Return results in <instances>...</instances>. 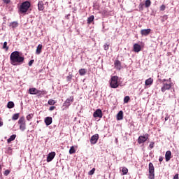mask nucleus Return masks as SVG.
I'll list each match as a JSON object with an SVG mask.
<instances>
[{"label": "nucleus", "instance_id": "f8f14e48", "mask_svg": "<svg viewBox=\"0 0 179 179\" xmlns=\"http://www.w3.org/2000/svg\"><path fill=\"white\" fill-rule=\"evenodd\" d=\"M150 31H152V29H142L141 31V34L142 36H149V34H150Z\"/></svg>", "mask_w": 179, "mask_h": 179}, {"label": "nucleus", "instance_id": "7c9ffc66", "mask_svg": "<svg viewBox=\"0 0 179 179\" xmlns=\"http://www.w3.org/2000/svg\"><path fill=\"white\" fill-rule=\"evenodd\" d=\"M19 115H20L19 113H15V114H14V115H13V117H12V120H13V121H16V120H19Z\"/></svg>", "mask_w": 179, "mask_h": 179}, {"label": "nucleus", "instance_id": "f3484780", "mask_svg": "<svg viewBox=\"0 0 179 179\" xmlns=\"http://www.w3.org/2000/svg\"><path fill=\"white\" fill-rule=\"evenodd\" d=\"M38 10H44V2L43 1L38 3Z\"/></svg>", "mask_w": 179, "mask_h": 179}, {"label": "nucleus", "instance_id": "0eeeda50", "mask_svg": "<svg viewBox=\"0 0 179 179\" xmlns=\"http://www.w3.org/2000/svg\"><path fill=\"white\" fill-rule=\"evenodd\" d=\"M20 131H24L26 129V120L24 117H21L18 120Z\"/></svg>", "mask_w": 179, "mask_h": 179}, {"label": "nucleus", "instance_id": "c03bdc74", "mask_svg": "<svg viewBox=\"0 0 179 179\" xmlns=\"http://www.w3.org/2000/svg\"><path fill=\"white\" fill-rule=\"evenodd\" d=\"M2 1L3 2H4V3H6V4L10 3V0H2Z\"/></svg>", "mask_w": 179, "mask_h": 179}, {"label": "nucleus", "instance_id": "2f4dec72", "mask_svg": "<svg viewBox=\"0 0 179 179\" xmlns=\"http://www.w3.org/2000/svg\"><path fill=\"white\" fill-rule=\"evenodd\" d=\"M150 5H152V2L150 1V0H146L145 2V8H149V6H150Z\"/></svg>", "mask_w": 179, "mask_h": 179}, {"label": "nucleus", "instance_id": "de8ad7c7", "mask_svg": "<svg viewBox=\"0 0 179 179\" xmlns=\"http://www.w3.org/2000/svg\"><path fill=\"white\" fill-rule=\"evenodd\" d=\"M164 20H167V15H164L163 16L162 22H164Z\"/></svg>", "mask_w": 179, "mask_h": 179}, {"label": "nucleus", "instance_id": "58836bf2", "mask_svg": "<svg viewBox=\"0 0 179 179\" xmlns=\"http://www.w3.org/2000/svg\"><path fill=\"white\" fill-rule=\"evenodd\" d=\"M6 153H8V155H12V148H10V147H9L8 148V150L6 152Z\"/></svg>", "mask_w": 179, "mask_h": 179}, {"label": "nucleus", "instance_id": "423d86ee", "mask_svg": "<svg viewBox=\"0 0 179 179\" xmlns=\"http://www.w3.org/2000/svg\"><path fill=\"white\" fill-rule=\"evenodd\" d=\"M74 97L73 96H71L70 97L67 98L66 101L63 103V107L65 108H69V106L72 103H73Z\"/></svg>", "mask_w": 179, "mask_h": 179}, {"label": "nucleus", "instance_id": "f704fd0d", "mask_svg": "<svg viewBox=\"0 0 179 179\" xmlns=\"http://www.w3.org/2000/svg\"><path fill=\"white\" fill-rule=\"evenodd\" d=\"M94 171H96V169L93 168L91 171L88 172L89 176H93V174H94Z\"/></svg>", "mask_w": 179, "mask_h": 179}, {"label": "nucleus", "instance_id": "49530a36", "mask_svg": "<svg viewBox=\"0 0 179 179\" xmlns=\"http://www.w3.org/2000/svg\"><path fill=\"white\" fill-rule=\"evenodd\" d=\"M3 126V122H2V119L0 117V127Z\"/></svg>", "mask_w": 179, "mask_h": 179}, {"label": "nucleus", "instance_id": "473e14b6", "mask_svg": "<svg viewBox=\"0 0 179 179\" xmlns=\"http://www.w3.org/2000/svg\"><path fill=\"white\" fill-rule=\"evenodd\" d=\"M33 117H34V114H33V113L29 114L27 116V121H30V120H31V118H33Z\"/></svg>", "mask_w": 179, "mask_h": 179}, {"label": "nucleus", "instance_id": "2eb2a0df", "mask_svg": "<svg viewBox=\"0 0 179 179\" xmlns=\"http://www.w3.org/2000/svg\"><path fill=\"white\" fill-rule=\"evenodd\" d=\"M171 159V151L168 150L166 152V154H165L166 162H170Z\"/></svg>", "mask_w": 179, "mask_h": 179}, {"label": "nucleus", "instance_id": "3c124183", "mask_svg": "<svg viewBox=\"0 0 179 179\" xmlns=\"http://www.w3.org/2000/svg\"><path fill=\"white\" fill-rule=\"evenodd\" d=\"M163 157H159V162H163Z\"/></svg>", "mask_w": 179, "mask_h": 179}, {"label": "nucleus", "instance_id": "dca6fc26", "mask_svg": "<svg viewBox=\"0 0 179 179\" xmlns=\"http://www.w3.org/2000/svg\"><path fill=\"white\" fill-rule=\"evenodd\" d=\"M124 119V112L122 110L119 111L117 114V121H121V120Z\"/></svg>", "mask_w": 179, "mask_h": 179}, {"label": "nucleus", "instance_id": "393cba45", "mask_svg": "<svg viewBox=\"0 0 179 179\" xmlns=\"http://www.w3.org/2000/svg\"><path fill=\"white\" fill-rule=\"evenodd\" d=\"M78 72H79V74L80 75V76H83L86 75V69H80Z\"/></svg>", "mask_w": 179, "mask_h": 179}, {"label": "nucleus", "instance_id": "6ab92c4d", "mask_svg": "<svg viewBox=\"0 0 179 179\" xmlns=\"http://www.w3.org/2000/svg\"><path fill=\"white\" fill-rule=\"evenodd\" d=\"M43 50V45L39 44L37 46L36 50V54H37L38 55H39V54H41V50Z\"/></svg>", "mask_w": 179, "mask_h": 179}, {"label": "nucleus", "instance_id": "864d4df0", "mask_svg": "<svg viewBox=\"0 0 179 179\" xmlns=\"http://www.w3.org/2000/svg\"><path fill=\"white\" fill-rule=\"evenodd\" d=\"M0 170H1V164H0Z\"/></svg>", "mask_w": 179, "mask_h": 179}, {"label": "nucleus", "instance_id": "20e7f679", "mask_svg": "<svg viewBox=\"0 0 179 179\" xmlns=\"http://www.w3.org/2000/svg\"><path fill=\"white\" fill-rule=\"evenodd\" d=\"M110 86L112 89H117L120 86V83H118V76H113L110 80Z\"/></svg>", "mask_w": 179, "mask_h": 179}, {"label": "nucleus", "instance_id": "79ce46f5", "mask_svg": "<svg viewBox=\"0 0 179 179\" xmlns=\"http://www.w3.org/2000/svg\"><path fill=\"white\" fill-rule=\"evenodd\" d=\"M166 10V6L162 5L160 6V10L163 11Z\"/></svg>", "mask_w": 179, "mask_h": 179}, {"label": "nucleus", "instance_id": "412c9836", "mask_svg": "<svg viewBox=\"0 0 179 179\" xmlns=\"http://www.w3.org/2000/svg\"><path fill=\"white\" fill-rule=\"evenodd\" d=\"M29 94H37V89L36 88H29Z\"/></svg>", "mask_w": 179, "mask_h": 179}, {"label": "nucleus", "instance_id": "8fccbe9b", "mask_svg": "<svg viewBox=\"0 0 179 179\" xmlns=\"http://www.w3.org/2000/svg\"><path fill=\"white\" fill-rule=\"evenodd\" d=\"M143 3H140L139 4V8H141V10H143Z\"/></svg>", "mask_w": 179, "mask_h": 179}, {"label": "nucleus", "instance_id": "9b49d317", "mask_svg": "<svg viewBox=\"0 0 179 179\" xmlns=\"http://www.w3.org/2000/svg\"><path fill=\"white\" fill-rule=\"evenodd\" d=\"M55 152H51L48 154V157H47V162L48 163H50V162H52V160L54 159V157H55Z\"/></svg>", "mask_w": 179, "mask_h": 179}, {"label": "nucleus", "instance_id": "a19ab883", "mask_svg": "<svg viewBox=\"0 0 179 179\" xmlns=\"http://www.w3.org/2000/svg\"><path fill=\"white\" fill-rule=\"evenodd\" d=\"M9 174H10V171L9 170H6L4 171V176H9Z\"/></svg>", "mask_w": 179, "mask_h": 179}, {"label": "nucleus", "instance_id": "a18cd8bd", "mask_svg": "<svg viewBox=\"0 0 179 179\" xmlns=\"http://www.w3.org/2000/svg\"><path fill=\"white\" fill-rule=\"evenodd\" d=\"M55 108V106H50L49 108L50 111H54V109Z\"/></svg>", "mask_w": 179, "mask_h": 179}, {"label": "nucleus", "instance_id": "6e6552de", "mask_svg": "<svg viewBox=\"0 0 179 179\" xmlns=\"http://www.w3.org/2000/svg\"><path fill=\"white\" fill-rule=\"evenodd\" d=\"M149 139V134H146L144 136H140L138 138V143H145Z\"/></svg>", "mask_w": 179, "mask_h": 179}, {"label": "nucleus", "instance_id": "aec40b11", "mask_svg": "<svg viewBox=\"0 0 179 179\" xmlns=\"http://www.w3.org/2000/svg\"><path fill=\"white\" fill-rule=\"evenodd\" d=\"M114 65L116 69H121V62H120V60H116L114 63Z\"/></svg>", "mask_w": 179, "mask_h": 179}, {"label": "nucleus", "instance_id": "f03ea898", "mask_svg": "<svg viewBox=\"0 0 179 179\" xmlns=\"http://www.w3.org/2000/svg\"><path fill=\"white\" fill-rule=\"evenodd\" d=\"M162 83V87H161V92L165 93L166 90H170L173 87V82H171V78L169 79H163L161 80Z\"/></svg>", "mask_w": 179, "mask_h": 179}, {"label": "nucleus", "instance_id": "1a4fd4ad", "mask_svg": "<svg viewBox=\"0 0 179 179\" xmlns=\"http://www.w3.org/2000/svg\"><path fill=\"white\" fill-rule=\"evenodd\" d=\"M97 141H99V134L93 135L90 138L91 145H96Z\"/></svg>", "mask_w": 179, "mask_h": 179}, {"label": "nucleus", "instance_id": "a878e982", "mask_svg": "<svg viewBox=\"0 0 179 179\" xmlns=\"http://www.w3.org/2000/svg\"><path fill=\"white\" fill-rule=\"evenodd\" d=\"M122 173L123 176H126V174H128V169L125 166L122 168Z\"/></svg>", "mask_w": 179, "mask_h": 179}, {"label": "nucleus", "instance_id": "603ef678", "mask_svg": "<svg viewBox=\"0 0 179 179\" xmlns=\"http://www.w3.org/2000/svg\"><path fill=\"white\" fill-rule=\"evenodd\" d=\"M167 120H169V117H165V121H167Z\"/></svg>", "mask_w": 179, "mask_h": 179}, {"label": "nucleus", "instance_id": "37998d69", "mask_svg": "<svg viewBox=\"0 0 179 179\" xmlns=\"http://www.w3.org/2000/svg\"><path fill=\"white\" fill-rule=\"evenodd\" d=\"M34 59L29 61V66H31L33 65V63H34Z\"/></svg>", "mask_w": 179, "mask_h": 179}, {"label": "nucleus", "instance_id": "ddd939ff", "mask_svg": "<svg viewBox=\"0 0 179 179\" xmlns=\"http://www.w3.org/2000/svg\"><path fill=\"white\" fill-rule=\"evenodd\" d=\"M45 124L48 127V125H51L52 124V117H47L45 118Z\"/></svg>", "mask_w": 179, "mask_h": 179}, {"label": "nucleus", "instance_id": "cd10ccee", "mask_svg": "<svg viewBox=\"0 0 179 179\" xmlns=\"http://www.w3.org/2000/svg\"><path fill=\"white\" fill-rule=\"evenodd\" d=\"M8 108H13L15 107V103L13 101H9L7 104Z\"/></svg>", "mask_w": 179, "mask_h": 179}, {"label": "nucleus", "instance_id": "09e8293b", "mask_svg": "<svg viewBox=\"0 0 179 179\" xmlns=\"http://www.w3.org/2000/svg\"><path fill=\"white\" fill-rule=\"evenodd\" d=\"M178 173L176 174L174 176H173V179H178Z\"/></svg>", "mask_w": 179, "mask_h": 179}, {"label": "nucleus", "instance_id": "72a5a7b5", "mask_svg": "<svg viewBox=\"0 0 179 179\" xmlns=\"http://www.w3.org/2000/svg\"><path fill=\"white\" fill-rule=\"evenodd\" d=\"M18 25H19V24H17V22H13L11 23V26H12L13 29L17 27Z\"/></svg>", "mask_w": 179, "mask_h": 179}, {"label": "nucleus", "instance_id": "4c0bfd02", "mask_svg": "<svg viewBox=\"0 0 179 179\" xmlns=\"http://www.w3.org/2000/svg\"><path fill=\"white\" fill-rule=\"evenodd\" d=\"M130 100V98L129 96H126L124 98V103H128V101H129Z\"/></svg>", "mask_w": 179, "mask_h": 179}, {"label": "nucleus", "instance_id": "c9c22d12", "mask_svg": "<svg viewBox=\"0 0 179 179\" xmlns=\"http://www.w3.org/2000/svg\"><path fill=\"white\" fill-rule=\"evenodd\" d=\"M103 48L106 51H107L108 50V48H110V44L105 43L103 45Z\"/></svg>", "mask_w": 179, "mask_h": 179}, {"label": "nucleus", "instance_id": "b1692460", "mask_svg": "<svg viewBox=\"0 0 179 179\" xmlns=\"http://www.w3.org/2000/svg\"><path fill=\"white\" fill-rule=\"evenodd\" d=\"M94 20V15H91L87 18V24H91L92 22Z\"/></svg>", "mask_w": 179, "mask_h": 179}, {"label": "nucleus", "instance_id": "c756f323", "mask_svg": "<svg viewBox=\"0 0 179 179\" xmlns=\"http://www.w3.org/2000/svg\"><path fill=\"white\" fill-rule=\"evenodd\" d=\"M76 152V150H75V147L74 146H71L70 150H69V154L70 155H73V153Z\"/></svg>", "mask_w": 179, "mask_h": 179}, {"label": "nucleus", "instance_id": "9d476101", "mask_svg": "<svg viewBox=\"0 0 179 179\" xmlns=\"http://www.w3.org/2000/svg\"><path fill=\"white\" fill-rule=\"evenodd\" d=\"M94 118H102L103 117V112L100 109H97L93 114Z\"/></svg>", "mask_w": 179, "mask_h": 179}, {"label": "nucleus", "instance_id": "f257e3e1", "mask_svg": "<svg viewBox=\"0 0 179 179\" xmlns=\"http://www.w3.org/2000/svg\"><path fill=\"white\" fill-rule=\"evenodd\" d=\"M10 61L11 65H20L22 62H24V57L20 56L19 52L15 51L10 54Z\"/></svg>", "mask_w": 179, "mask_h": 179}, {"label": "nucleus", "instance_id": "4468645a", "mask_svg": "<svg viewBox=\"0 0 179 179\" xmlns=\"http://www.w3.org/2000/svg\"><path fill=\"white\" fill-rule=\"evenodd\" d=\"M142 50V48L141 47V45L138 43H135L134 45V52H139Z\"/></svg>", "mask_w": 179, "mask_h": 179}, {"label": "nucleus", "instance_id": "39448f33", "mask_svg": "<svg viewBox=\"0 0 179 179\" xmlns=\"http://www.w3.org/2000/svg\"><path fill=\"white\" fill-rule=\"evenodd\" d=\"M148 171H149L148 178L155 179V166H153V164L152 162L149 163Z\"/></svg>", "mask_w": 179, "mask_h": 179}, {"label": "nucleus", "instance_id": "4be33fe9", "mask_svg": "<svg viewBox=\"0 0 179 179\" xmlns=\"http://www.w3.org/2000/svg\"><path fill=\"white\" fill-rule=\"evenodd\" d=\"M36 94L38 96H41L43 94H47V92L45 90H36Z\"/></svg>", "mask_w": 179, "mask_h": 179}, {"label": "nucleus", "instance_id": "bb28decb", "mask_svg": "<svg viewBox=\"0 0 179 179\" xmlns=\"http://www.w3.org/2000/svg\"><path fill=\"white\" fill-rule=\"evenodd\" d=\"M57 103V101L54 100V99H49L48 101V104H49V106H54V104Z\"/></svg>", "mask_w": 179, "mask_h": 179}, {"label": "nucleus", "instance_id": "ea45409f", "mask_svg": "<svg viewBox=\"0 0 179 179\" xmlns=\"http://www.w3.org/2000/svg\"><path fill=\"white\" fill-rule=\"evenodd\" d=\"M149 148H150V149H153V148H155V142H151L149 145Z\"/></svg>", "mask_w": 179, "mask_h": 179}, {"label": "nucleus", "instance_id": "7ed1b4c3", "mask_svg": "<svg viewBox=\"0 0 179 179\" xmlns=\"http://www.w3.org/2000/svg\"><path fill=\"white\" fill-rule=\"evenodd\" d=\"M30 6H31L30 1H26L22 2L18 8L19 13L26 15V13H27L29 11V9H30Z\"/></svg>", "mask_w": 179, "mask_h": 179}, {"label": "nucleus", "instance_id": "c85d7f7f", "mask_svg": "<svg viewBox=\"0 0 179 179\" xmlns=\"http://www.w3.org/2000/svg\"><path fill=\"white\" fill-rule=\"evenodd\" d=\"M3 50H5V51H8L9 50V46H8V42H4L3 44Z\"/></svg>", "mask_w": 179, "mask_h": 179}, {"label": "nucleus", "instance_id": "e433bc0d", "mask_svg": "<svg viewBox=\"0 0 179 179\" xmlns=\"http://www.w3.org/2000/svg\"><path fill=\"white\" fill-rule=\"evenodd\" d=\"M72 74H69L67 77H66V80L68 82H71V80H72Z\"/></svg>", "mask_w": 179, "mask_h": 179}, {"label": "nucleus", "instance_id": "5701e85b", "mask_svg": "<svg viewBox=\"0 0 179 179\" xmlns=\"http://www.w3.org/2000/svg\"><path fill=\"white\" fill-rule=\"evenodd\" d=\"M16 139V134H13L10 136V138L7 140L8 143H10L12 141H15Z\"/></svg>", "mask_w": 179, "mask_h": 179}, {"label": "nucleus", "instance_id": "a211bd4d", "mask_svg": "<svg viewBox=\"0 0 179 179\" xmlns=\"http://www.w3.org/2000/svg\"><path fill=\"white\" fill-rule=\"evenodd\" d=\"M153 84V78H150L147 80H145V86H150V85Z\"/></svg>", "mask_w": 179, "mask_h": 179}]
</instances>
